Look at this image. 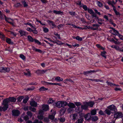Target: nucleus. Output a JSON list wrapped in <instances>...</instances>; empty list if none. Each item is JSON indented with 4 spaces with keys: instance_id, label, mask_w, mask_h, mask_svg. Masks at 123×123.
<instances>
[{
    "instance_id": "f257e3e1",
    "label": "nucleus",
    "mask_w": 123,
    "mask_h": 123,
    "mask_svg": "<svg viewBox=\"0 0 123 123\" xmlns=\"http://www.w3.org/2000/svg\"><path fill=\"white\" fill-rule=\"evenodd\" d=\"M7 99H4L2 103L3 106H0V111H5L8 108V103L7 102Z\"/></svg>"
},
{
    "instance_id": "f03ea898",
    "label": "nucleus",
    "mask_w": 123,
    "mask_h": 123,
    "mask_svg": "<svg viewBox=\"0 0 123 123\" xmlns=\"http://www.w3.org/2000/svg\"><path fill=\"white\" fill-rule=\"evenodd\" d=\"M10 69L9 68H4L3 67H0V72L6 73L10 71Z\"/></svg>"
},
{
    "instance_id": "7ed1b4c3",
    "label": "nucleus",
    "mask_w": 123,
    "mask_h": 123,
    "mask_svg": "<svg viewBox=\"0 0 123 123\" xmlns=\"http://www.w3.org/2000/svg\"><path fill=\"white\" fill-rule=\"evenodd\" d=\"M53 105L54 106L58 108L62 107L61 101H59L57 102H55L53 103Z\"/></svg>"
},
{
    "instance_id": "20e7f679",
    "label": "nucleus",
    "mask_w": 123,
    "mask_h": 123,
    "mask_svg": "<svg viewBox=\"0 0 123 123\" xmlns=\"http://www.w3.org/2000/svg\"><path fill=\"white\" fill-rule=\"evenodd\" d=\"M122 116V114L121 112H118L114 114V117L116 118L121 117Z\"/></svg>"
},
{
    "instance_id": "39448f33",
    "label": "nucleus",
    "mask_w": 123,
    "mask_h": 123,
    "mask_svg": "<svg viewBox=\"0 0 123 123\" xmlns=\"http://www.w3.org/2000/svg\"><path fill=\"white\" fill-rule=\"evenodd\" d=\"M108 108L110 111L115 112L116 111V106L114 105H111L107 107Z\"/></svg>"
},
{
    "instance_id": "423d86ee",
    "label": "nucleus",
    "mask_w": 123,
    "mask_h": 123,
    "mask_svg": "<svg viewBox=\"0 0 123 123\" xmlns=\"http://www.w3.org/2000/svg\"><path fill=\"white\" fill-rule=\"evenodd\" d=\"M12 115L14 116H18L20 114V112L18 110H13L12 111Z\"/></svg>"
},
{
    "instance_id": "0eeeda50",
    "label": "nucleus",
    "mask_w": 123,
    "mask_h": 123,
    "mask_svg": "<svg viewBox=\"0 0 123 123\" xmlns=\"http://www.w3.org/2000/svg\"><path fill=\"white\" fill-rule=\"evenodd\" d=\"M5 99H7L8 101L7 102L9 103L10 102H15L16 101V99L13 97H9L8 98H6Z\"/></svg>"
},
{
    "instance_id": "6e6552de",
    "label": "nucleus",
    "mask_w": 123,
    "mask_h": 123,
    "mask_svg": "<svg viewBox=\"0 0 123 123\" xmlns=\"http://www.w3.org/2000/svg\"><path fill=\"white\" fill-rule=\"evenodd\" d=\"M42 109L44 111H46L49 110V106L47 105H43L42 106Z\"/></svg>"
},
{
    "instance_id": "1a4fd4ad",
    "label": "nucleus",
    "mask_w": 123,
    "mask_h": 123,
    "mask_svg": "<svg viewBox=\"0 0 123 123\" xmlns=\"http://www.w3.org/2000/svg\"><path fill=\"white\" fill-rule=\"evenodd\" d=\"M47 70H38L36 71V73L38 74H43L45 73Z\"/></svg>"
},
{
    "instance_id": "9d476101",
    "label": "nucleus",
    "mask_w": 123,
    "mask_h": 123,
    "mask_svg": "<svg viewBox=\"0 0 123 123\" xmlns=\"http://www.w3.org/2000/svg\"><path fill=\"white\" fill-rule=\"evenodd\" d=\"M26 123H43V122L41 121H39L38 120H35L34 122H33L30 120H28L27 121Z\"/></svg>"
},
{
    "instance_id": "9b49d317",
    "label": "nucleus",
    "mask_w": 123,
    "mask_h": 123,
    "mask_svg": "<svg viewBox=\"0 0 123 123\" xmlns=\"http://www.w3.org/2000/svg\"><path fill=\"white\" fill-rule=\"evenodd\" d=\"M42 83L43 84L45 85H56V83H51L49 82H46L44 81H42Z\"/></svg>"
},
{
    "instance_id": "f8f14e48",
    "label": "nucleus",
    "mask_w": 123,
    "mask_h": 123,
    "mask_svg": "<svg viewBox=\"0 0 123 123\" xmlns=\"http://www.w3.org/2000/svg\"><path fill=\"white\" fill-rule=\"evenodd\" d=\"M112 30L111 31L112 32V33L114 35L117 36L118 34H119L118 31L113 28H112Z\"/></svg>"
},
{
    "instance_id": "ddd939ff",
    "label": "nucleus",
    "mask_w": 123,
    "mask_h": 123,
    "mask_svg": "<svg viewBox=\"0 0 123 123\" xmlns=\"http://www.w3.org/2000/svg\"><path fill=\"white\" fill-rule=\"evenodd\" d=\"M30 104L32 106L36 107L37 106V103L34 101H32L30 102Z\"/></svg>"
},
{
    "instance_id": "4468645a",
    "label": "nucleus",
    "mask_w": 123,
    "mask_h": 123,
    "mask_svg": "<svg viewBox=\"0 0 123 123\" xmlns=\"http://www.w3.org/2000/svg\"><path fill=\"white\" fill-rule=\"evenodd\" d=\"M66 111V109L64 108H61L60 111V113L61 115H62L65 113Z\"/></svg>"
},
{
    "instance_id": "2eb2a0df",
    "label": "nucleus",
    "mask_w": 123,
    "mask_h": 123,
    "mask_svg": "<svg viewBox=\"0 0 123 123\" xmlns=\"http://www.w3.org/2000/svg\"><path fill=\"white\" fill-rule=\"evenodd\" d=\"M86 103L88 106H90L91 107H92L94 104L93 102L91 101L89 102H86Z\"/></svg>"
},
{
    "instance_id": "dca6fc26",
    "label": "nucleus",
    "mask_w": 123,
    "mask_h": 123,
    "mask_svg": "<svg viewBox=\"0 0 123 123\" xmlns=\"http://www.w3.org/2000/svg\"><path fill=\"white\" fill-rule=\"evenodd\" d=\"M68 106L69 107L74 108L75 106L74 104L73 103H70L68 104Z\"/></svg>"
},
{
    "instance_id": "f3484780",
    "label": "nucleus",
    "mask_w": 123,
    "mask_h": 123,
    "mask_svg": "<svg viewBox=\"0 0 123 123\" xmlns=\"http://www.w3.org/2000/svg\"><path fill=\"white\" fill-rule=\"evenodd\" d=\"M32 49L33 50H35L36 51L40 53L42 52V51L41 50L37 49L34 46H32Z\"/></svg>"
},
{
    "instance_id": "a211bd4d",
    "label": "nucleus",
    "mask_w": 123,
    "mask_h": 123,
    "mask_svg": "<svg viewBox=\"0 0 123 123\" xmlns=\"http://www.w3.org/2000/svg\"><path fill=\"white\" fill-rule=\"evenodd\" d=\"M53 12L56 14H63V12L60 11H57L55 10H54Z\"/></svg>"
},
{
    "instance_id": "6ab92c4d",
    "label": "nucleus",
    "mask_w": 123,
    "mask_h": 123,
    "mask_svg": "<svg viewBox=\"0 0 123 123\" xmlns=\"http://www.w3.org/2000/svg\"><path fill=\"white\" fill-rule=\"evenodd\" d=\"M55 80L58 82H60L62 81L63 80V79L59 76H57L55 78Z\"/></svg>"
},
{
    "instance_id": "aec40b11",
    "label": "nucleus",
    "mask_w": 123,
    "mask_h": 123,
    "mask_svg": "<svg viewBox=\"0 0 123 123\" xmlns=\"http://www.w3.org/2000/svg\"><path fill=\"white\" fill-rule=\"evenodd\" d=\"M88 107V106L86 103V104L81 106V108L82 109L86 110L87 109Z\"/></svg>"
},
{
    "instance_id": "412c9836",
    "label": "nucleus",
    "mask_w": 123,
    "mask_h": 123,
    "mask_svg": "<svg viewBox=\"0 0 123 123\" xmlns=\"http://www.w3.org/2000/svg\"><path fill=\"white\" fill-rule=\"evenodd\" d=\"M19 32L21 36L25 35L26 34L25 32L21 30H20L19 31Z\"/></svg>"
},
{
    "instance_id": "4be33fe9",
    "label": "nucleus",
    "mask_w": 123,
    "mask_h": 123,
    "mask_svg": "<svg viewBox=\"0 0 123 123\" xmlns=\"http://www.w3.org/2000/svg\"><path fill=\"white\" fill-rule=\"evenodd\" d=\"M28 40L30 42H33L34 41V39L30 36H28L27 37Z\"/></svg>"
},
{
    "instance_id": "5701e85b",
    "label": "nucleus",
    "mask_w": 123,
    "mask_h": 123,
    "mask_svg": "<svg viewBox=\"0 0 123 123\" xmlns=\"http://www.w3.org/2000/svg\"><path fill=\"white\" fill-rule=\"evenodd\" d=\"M91 119L93 121H96L98 119V117L96 116L91 117Z\"/></svg>"
},
{
    "instance_id": "b1692460",
    "label": "nucleus",
    "mask_w": 123,
    "mask_h": 123,
    "mask_svg": "<svg viewBox=\"0 0 123 123\" xmlns=\"http://www.w3.org/2000/svg\"><path fill=\"white\" fill-rule=\"evenodd\" d=\"M85 118L87 120H89L91 118L90 114H87L85 116Z\"/></svg>"
},
{
    "instance_id": "393cba45",
    "label": "nucleus",
    "mask_w": 123,
    "mask_h": 123,
    "mask_svg": "<svg viewBox=\"0 0 123 123\" xmlns=\"http://www.w3.org/2000/svg\"><path fill=\"white\" fill-rule=\"evenodd\" d=\"M83 121V118H81L77 120L76 122V123H82Z\"/></svg>"
},
{
    "instance_id": "a878e982",
    "label": "nucleus",
    "mask_w": 123,
    "mask_h": 123,
    "mask_svg": "<svg viewBox=\"0 0 123 123\" xmlns=\"http://www.w3.org/2000/svg\"><path fill=\"white\" fill-rule=\"evenodd\" d=\"M62 107L68 105V103L65 101H61Z\"/></svg>"
},
{
    "instance_id": "bb28decb",
    "label": "nucleus",
    "mask_w": 123,
    "mask_h": 123,
    "mask_svg": "<svg viewBox=\"0 0 123 123\" xmlns=\"http://www.w3.org/2000/svg\"><path fill=\"white\" fill-rule=\"evenodd\" d=\"M104 20L102 19L101 18H99L97 20V21L98 23L100 25H101L103 24V23L100 22H103Z\"/></svg>"
},
{
    "instance_id": "cd10ccee",
    "label": "nucleus",
    "mask_w": 123,
    "mask_h": 123,
    "mask_svg": "<svg viewBox=\"0 0 123 123\" xmlns=\"http://www.w3.org/2000/svg\"><path fill=\"white\" fill-rule=\"evenodd\" d=\"M56 41L55 42H52L54 43H56L59 45H61L63 44V43L60 41L56 40Z\"/></svg>"
},
{
    "instance_id": "c85d7f7f",
    "label": "nucleus",
    "mask_w": 123,
    "mask_h": 123,
    "mask_svg": "<svg viewBox=\"0 0 123 123\" xmlns=\"http://www.w3.org/2000/svg\"><path fill=\"white\" fill-rule=\"evenodd\" d=\"M104 112L108 115H110L111 114V111L109 109H106L104 111Z\"/></svg>"
},
{
    "instance_id": "c756f323",
    "label": "nucleus",
    "mask_w": 123,
    "mask_h": 123,
    "mask_svg": "<svg viewBox=\"0 0 123 123\" xmlns=\"http://www.w3.org/2000/svg\"><path fill=\"white\" fill-rule=\"evenodd\" d=\"M73 117V120H75L77 117V114L76 113L73 114H72Z\"/></svg>"
},
{
    "instance_id": "7c9ffc66",
    "label": "nucleus",
    "mask_w": 123,
    "mask_h": 123,
    "mask_svg": "<svg viewBox=\"0 0 123 123\" xmlns=\"http://www.w3.org/2000/svg\"><path fill=\"white\" fill-rule=\"evenodd\" d=\"M106 53V51H104L101 52V55L105 59L106 58V57L105 56V54Z\"/></svg>"
},
{
    "instance_id": "2f4dec72",
    "label": "nucleus",
    "mask_w": 123,
    "mask_h": 123,
    "mask_svg": "<svg viewBox=\"0 0 123 123\" xmlns=\"http://www.w3.org/2000/svg\"><path fill=\"white\" fill-rule=\"evenodd\" d=\"M24 75L26 76H31V73L29 71H27L26 73L25 72H24Z\"/></svg>"
},
{
    "instance_id": "473e14b6",
    "label": "nucleus",
    "mask_w": 123,
    "mask_h": 123,
    "mask_svg": "<svg viewBox=\"0 0 123 123\" xmlns=\"http://www.w3.org/2000/svg\"><path fill=\"white\" fill-rule=\"evenodd\" d=\"M29 109L33 112H35L36 111V109L30 106L29 107Z\"/></svg>"
},
{
    "instance_id": "72a5a7b5",
    "label": "nucleus",
    "mask_w": 123,
    "mask_h": 123,
    "mask_svg": "<svg viewBox=\"0 0 123 123\" xmlns=\"http://www.w3.org/2000/svg\"><path fill=\"white\" fill-rule=\"evenodd\" d=\"M96 110H93L91 111V113L92 115H94L96 114Z\"/></svg>"
},
{
    "instance_id": "f704fd0d",
    "label": "nucleus",
    "mask_w": 123,
    "mask_h": 123,
    "mask_svg": "<svg viewBox=\"0 0 123 123\" xmlns=\"http://www.w3.org/2000/svg\"><path fill=\"white\" fill-rule=\"evenodd\" d=\"M106 83L108 85H109L110 86H117V85H116L115 84H114L110 82H108V81H106Z\"/></svg>"
},
{
    "instance_id": "c9c22d12",
    "label": "nucleus",
    "mask_w": 123,
    "mask_h": 123,
    "mask_svg": "<svg viewBox=\"0 0 123 123\" xmlns=\"http://www.w3.org/2000/svg\"><path fill=\"white\" fill-rule=\"evenodd\" d=\"M48 89L47 88H45L44 87L42 86L39 89V90L40 91H44L47 90Z\"/></svg>"
},
{
    "instance_id": "e433bc0d",
    "label": "nucleus",
    "mask_w": 123,
    "mask_h": 123,
    "mask_svg": "<svg viewBox=\"0 0 123 123\" xmlns=\"http://www.w3.org/2000/svg\"><path fill=\"white\" fill-rule=\"evenodd\" d=\"M21 6V5L20 3H18L15 4L14 5V6L16 8H18Z\"/></svg>"
},
{
    "instance_id": "4c0bfd02",
    "label": "nucleus",
    "mask_w": 123,
    "mask_h": 123,
    "mask_svg": "<svg viewBox=\"0 0 123 123\" xmlns=\"http://www.w3.org/2000/svg\"><path fill=\"white\" fill-rule=\"evenodd\" d=\"M6 42L9 44H11L12 43L11 41V39L9 38H6Z\"/></svg>"
},
{
    "instance_id": "58836bf2",
    "label": "nucleus",
    "mask_w": 123,
    "mask_h": 123,
    "mask_svg": "<svg viewBox=\"0 0 123 123\" xmlns=\"http://www.w3.org/2000/svg\"><path fill=\"white\" fill-rule=\"evenodd\" d=\"M97 4L100 7H101L103 6V5L102 3L99 1H98L97 2Z\"/></svg>"
},
{
    "instance_id": "ea45409f",
    "label": "nucleus",
    "mask_w": 123,
    "mask_h": 123,
    "mask_svg": "<svg viewBox=\"0 0 123 123\" xmlns=\"http://www.w3.org/2000/svg\"><path fill=\"white\" fill-rule=\"evenodd\" d=\"M53 102V100L52 98H49L47 102L48 104H50Z\"/></svg>"
},
{
    "instance_id": "a19ab883",
    "label": "nucleus",
    "mask_w": 123,
    "mask_h": 123,
    "mask_svg": "<svg viewBox=\"0 0 123 123\" xmlns=\"http://www.w3.org/2000/svg\"><path fill=\"white\" fill-rule=\"evenodd\" d=\"M75 38L76 40L80 41H81L82 40V38L80 37L79 36H78L76 37Z\"/></svg>"
},
{
    "instance_id": "79ce46f5",
    "label": "nucleus",
    "mask_w": 123,
    "mask_h": 123,
    "mask_svg": "<svg viewBox=\"0 0 123 123\" xmlns=\"http://www.w3.org/2000/svg\"><path fill=\"white\" fill-rule=\"evenodd\" d=\"M38 116V118L40 119H42L43 118V116L42 115L40 114Z\"/></svg>"
},
{
    "instance_id": "37998d69",
    "label": "nucleus",
    "mask_w": 123,
    "mask_h": 123,
    "mask_svg": "<svg viewBox=\"0 0 123 123\" xmlns=\"http://www.w3.org/2000/svg\"><path fill=\"white\" fill-rule=\"evenodd\" d=\"M73 108H73L69 107V108L68 109V111L69 113L71 112L74 110Z\"/></svg>"
},
{
    "instance_id": "c03bdc74",
    "label": "nucleus",
    "mask_w": 123,
    "mask_h": 123,
    "mask_svg": "<svg viewBox=\"0 0 123 123\" xmlns=\"http://www.w3.org/2000/svg\"><path fill=\"white\" fill-rule=\"evenodd\" d=\"M34 41H35V42L37 43L38 44L40 45L41 44V43L38 40L34 39Z\"/></svg>"
},
{
    "instance_id": "a18cd8bd",
    "label": "nucleus",
    "mask_w": 123,
    "mask_h": 123,
    "mask_svg": "<svg viewBox=\"0 0 123 123\" xmlns=\"http://www.w3.org/2000/svg\"><path fill=\"white\" fill-rule=\"evenodd\" d=\"M0 37L3 39H4L5 37L4 35L0 32Z\"/></svg>"
},
{
    "instance_id": "49530a36",
    "label": "nucleus",
    "mask_w": 123,
    "mask_h": 123,
    "mask_svg": "<svg viewBox=\"0 0 123 123\" xmlns=\"http://www.w3.org/2000/svg\"><path fill=\"white\" fill-rule=\"evenodd\" d=\"M27 114L29 116H30L31 117L32 116V113L30 111H28L27 113Z\"/></svg>"
},
{
    "instance_id": "de8ad7c7",
    "label": "nucleus",
    "mask_w": 123,
    "mask_h": 123,
    "mask_svg": "<svg viewBox=\"0 0 123 123\" xmlns=\"http://www.w3.org/2000/svg\"><path fill=\"white\" fill-rule=\"evenodd\" d=\"M49 119L51 120H53L54 118V116L53 115H50L49 116Z\"/></svg>"
},
{
    "instance_id": "09e8293b",
    "label": "nucleus",
    "mask_w": 123,
    "mask_h": 123,
    "mask_svg": "<svg viewBox=\"0 0 123 123\" xmlns=\"http://www.w3.org/2000/svg\"><path fill=\"white\" fill-rule=\"evenodd\" d=\"M29 99V98H25L23 101V102L24 103H26Z\"/></svg>"
},
{
    "instance_id": "8fccbe9b",
    "label": "nucleus",
    "mask_w": 123,
    "mask_h": 123,
    "mask_svg": "<svg viewBox=\"0 0 123 123\" xmlns=\"http://www.w3.org/2000/svg\"><path fill=\"white\" fill-rule=\"evenodd\" d=\"M20 57L23 60H24L25 59V56L23 54H21L20 56Z\"/></svg>"
},
{
    "instance_id": "3c124183",
    "label": "nucleus",
    "mask_w": 123,
    "mask_h": 123,
    "mask_svg": "<svg viewBox=\"0 0 123 123\" xmlns=\"http://www.w3.org/2000/svg\"><path fill=\"white\" fill-rule=\"evenodd\" d=\"M23 99V97L22 96H20L18 98V101L19 102H20Z\"/></svg>"
},
{
    "instance_id": "603ef678",
    "label": "nucleus",
    "mask_w": 123,
    "mask_h": 123,
    "mask_svg": "<svg viewBox=\"0 0 123 123\" xmlns=\"http://www.w3.org/2000/svg\"><path fill=\"white\" fill-rule=\"evenodd\" d=\"M22 3L24 5V6L25 7H27L28 6L27 3L25 1L23 2Z\"/></svg>"
},
{
    "instance_id": "864d4df0",
    "label": "nucleus",
    "mask_w": 123,
    "mask_h": 123,
    "mask_svg": "<svg viewBox=\"0 0 123 123\" xmlns=\"http://www.w3.org/2000/svg\"><path fill=\"white\" fill-rule=\"evenodd\" d=\"M75 105L77 106H80L81 105V103L80 102H75Z\"/></svg>"
},
{
    "instance_id": "5fc2aeb1",
    "label": "nucleus",
    "mask_w": 123,
    "mask_h": 123,
    "mask_svg": "<svg viewBox=\"0 0 123 123\" xmlns=\"http://www.w3.org/2000/svg\"><path fill=\"white\" fill-rule=\"evenodd\" d=\"M112 40L113 41V42L116 44H119L120 43V42L118 41H115L113 38H112Z\"/></svg>"
},
{
    "instance_id": "6e6d98bb",
    "label": "nucleus",
    "mask_w": 123,
    "mask_h": 123,
    "mask_svg": "<svg viewBox=\"0 0 123 123\" xmlns=\"http://www.w3.org/2000/svg\"><path fill=\"white\" fill-rule=\"evenodd\" d=\"M43 31L45 33H47L49 31L48 29L46 28H43Z\"/></svg>"
},
{
    "instance_id": "4d7b16f0",
    "label": "nucleus",
    "mask_w": 123,
    "mask_h": 123,
    "mask_svg": "<svg viewBox=\"0 0 123 123\" xmlns=\"http://www.w3.org/2000/svg\"><path fill=\"white\" fill-rule=\"evenodd\" d=\"M93 27H96V28H97V29L98 28V27L100 26V25L97 24H94L92 25Z\"/></svg>"
},
{
    "instance_id": "13d9d810",
    "label": "nucleus",
    "mask_w": 123,
    "mask_h": 123,
    "mask_svg": "<svg viewBox=\"0 0 123 123\" xmlns=\"http://www.w3.org/2000/svg\"><path fill=\"white\" fill-rule=\"evenodd\" d=\"M117 36H118L120 39L123 40V36L120 35L119 33L118 34Z\"/></svg>"
},
{
    "instance_id": "bf43d9fd",
    "label": "nucleus",
    "mask_w": 123,
    "mask_h": 123,
    "mask_svg": "<svg viewBox=\"0 0 123 123\" xmlns=\"http://www.w3.org/2000/svg\"><path fill=\"white\" fill-rule=\"evenodd\" d=\"M88 12L90 13V14H92V13H93L94 12H93V11L91 9H88Z\"/></svg>"
},
{
    "instance_id": "052dcab7",
    "label": "nucleus",
    "mask_w": 123,
    "mask_h": 123,
    "mask_svg": "<svg viewBox=\"0 0 123 123\" xmlns=\"http://www.w3.org/2000/svg\"><path fill=\"white\" fill-rule=\"evenodd\" d=\"M59 120L60 122H63L65 121V119L64 118H61L59 119Z\"/></svg>"
},
{
    "instance_id": "680f3d73",
    "label": "nucleus",
    "mask_w": 123,
    "mask_h": 123,
    "mask_svg": "<svg viewBox=\"0 0 123 123\" xmlns=\"http://www.w3.org/2000/svg\"><path fill=\"white\" fill-rule=\"evenodd\" d=\"M68 13L70 15L72 16H74L75 14V12H69Z\"/></svg>"
},
{
    "instance_id": "e2e57ef3",
    "label": "nucleus",
    "mask_w": 123,
    "mask_h": 123,
    "mask_svg": "<svg viewBox=\"0 0 123 123\" xmlns=\"http://www.w3.org/2000/svg\"><path fill=\"white\" fill-rule=\"evenodd\" d=\"M54 35L56 36L59 39H61V38L60 37V35L58 34L57 33H56L55 32L54 33Z\"/></svg>"
},
{
    "instance_id": "0e129e2a",
    "label": "nucleus",
    "mask_w": 123,
    "mask_h": 123,
    "mask_svg": "<svg viewBox=\"0 0 123 123\" xmlns=\"http://www.w3.org/2000/svg\"><path fill=\"white\" fill-rule=\"evenodd\" d=\"M34 88V87L33 86H32L31 87L28 88H27V90L28 91H30L33 90Z\"/></svg>"
},
{
    "instance_id": "69168bd1",
    "label": "nucleus",
    "mask_w": 123,
    "mask_h": 123,
    "mask_svg": "<svg viewBox=\"0 0 123 123\" xmlns=\"http://www.w3.org/2000/svg\"><path fill=\"white\" fill-rule=\"evenodd\" d=\"M99 113L101 115H104L105 114L104 112H103L101 110L99 111Z\"/></svg>"
},
{
    "instance_id": "338daca9",
    "label": "nucleus",
    "mask_w": 123,
    "mask_h": 123,
    "mask_svg": "<svg viewBox=\"0 0 123 123\" xmlns=\"http://www.w3.org/2000/svg\"><path fill=\"white\" fill-rule=\"evenodd\" d=\"M5 16H6L4 14H0V18H1V19H4V17L5 18Z\"/></svg>"
},
{
    "instance_id": "774afa93",
    "label": "nucleus",
    "mask_w": 123,
    "mask_h": 123,
    "mask_svg": "<svg viewBox=\"0 0 123 123\" xmlns=\"http://www.w3.org/2000/svg\"><path fill=\"white\" fill-rule=\"evenodd\" d=\"M83 8L84 9L85 11H86L87 9V7L85 5H84L82 6Z\"/></svg>"
}]
</instances>
